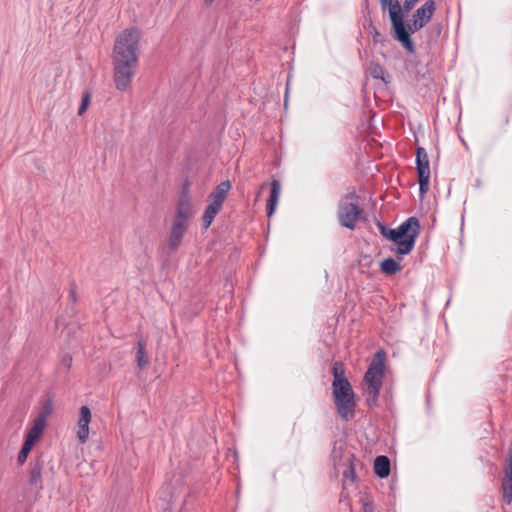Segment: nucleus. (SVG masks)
I'll list each match as a JSON object with an SVG mask.
<instances>
[{
  "mask_svg": "<svg viewBox=\"0 0 512 512\" xmlns=\"http://www.w3.org/2000/svg\"><path fill=\"white\" fill-rule=\"evenodd\" d=\"M382 10H387L389 12V17L391 20V24H394L395 29L397 30L399 37L403 35L400 17L397 13L401 11V5L399 0H380Z\"/></svg>",
  "mask_w": 512,
  "mask_h": 512,
  "instance_id": "6e6552de",
  "label": "nucleus"
},
{
  "mask_svg": "<svg viewBox=\"0 0 512 512\" xmlns=\"http://www.w3.org/2000/svg\"><path fill=\"white\" fill-rule=\"evenodd\" d=\"M384 360V354L382 352H378L374 356L364 376L363 389L367 396L366 401L370 406L376 403L380 388L382 386V379L385 368Z\"/></svg>",
  "mask_w": 512,
  "mask_h": 512,
  "instance_id": "7ed1b4c3",
  "label": "nucleus"
},
{
  "mask_svg": "<svg viewBox=\"0 0 512 512\" xmlns=\"http://www.w3.org/2000/svg\"><path fill=\"white\" fill-rule=\"evenodd\" d=\"M91 421V411L87 406H82L79 411L77 438L81 443H85L89 437V423Z\"/></svg>",
  "mask_w": 512,
  "mask_h": 512,
  "instance_id": "1a4fd4ad",
  "label": "nucleus"
},
{
  "mask_svg": "<svg viewBox=\"0 0 512 512\" xmlns=\"http://www.w3.org/2000/svg\"><path fill=\"white\" fill-rule=\"evenodd\" d=\"M379 229H380L381 234H382L384 237L388 238V231H390L391 229H390V228H387V227H386V226H384V225H379Z\"/></svg>",
  "mask_w": 512,
  "mask_h": 512,
  "instance_id": "cd10ccee",
  "label": "nucleus"
},
{
  "mask_svg": "<svg viewBox=\"0 0 512 512\" xmlns=\"http://www.w3.org/2000/svg\"><path fill=\"white\" fill-rule=\"evenodd\" d=\"M374 471L381 477L385 478L390 473V461L386 456H378L374 461Z\"/></svg>",
  "mask_w": 512,
  "mask_h": 512,
  "instance_id": "f3484780",
  "label": "nucleus"
},
{
  "mask_svg": "<svg viewBox=\"0 0 512 512\" xmlns=\"http://www.w3.org/2000/svg\"><path fill=\"white\" fill-rule=\"evenodd\" d=\"M332 374L334 378L333 383H336L337 381L342 382L347 380V378L345 377L344 366L340 362H335L333 364Z\"/></svg>",
  "mask_w": 512,
  "mask_h": 512,
  "instance_id": "412c9836",
  "label": "nucleus"
},
{
  "mask_svg": "<svg viewBox=\"0 0 512 512\" xmlns=\"http://www.w3.org/2000/svg\"><path fill=\"white\" fill-rule=\"evenodd\" d=\"M334 402H335V405H336L339 415L343 419L348 420L354 416V410H355L354 396H346V398L337 397V398H334Z\"/></svg>",
  "mask_w": 512,
  "mask_h": 512,
  "instance_id": "9d476101",
  "label": "nucleus"
},
{
  "mask_svg": "<svg viewBox=\"0 0 512 512\" xmlns=\"http://www.w3.org/2000/svg\"><path fill=\"white\" fill-rule=\"evenodd\" d=\"M50 414L51 407L50 405H46L40 414L33 420L31 427L27 431L25 442L34 446L40 440L47 425V418Z\"/></svg>",
  "mask_w": 512,
  "mask_h": 512,
  "instance_id": "0eeeda50",
  "label": "nucleus"
},
{
  "mask_svg": "<svg viewBox=\"0 0 512 512\" xmlns=\"http://www.w3.org/2000/svg\"><path fill=\"white\" fill-rule=\"evenodd\" d=\"M436 9L435 1L427 0L420 8H418L413 16L411 22H405L404 18L408 14L401 8L398 14L400 17L403 35L399 37L394 24H391V34L407 51L414 52V44L410 39V35L423 28L431 19Z\"/></svg>",
  "mask_w": 512,
  "mask_h": 512,
  "instance_id": "f257e3e1",
  "label": "nucleus"
},
{
  "mask_svg": "<svg viewBox=\"0 0 512 512\" xmlns=\"http://www.w3.org/2000/svg\"><path fill=\"white\" fill-rule=\"evenodd\" d=\"M417 1L418 0H405L403 5L401 6L403 11L408 13L414 7Z\"/></svg>",
  "mask_w": 512,
  "mask_h": 512,
  "instance_id": "a878e982",
  "label": "nucleus"
},
{
  "mask_svg": "<svg viewBox=\"0 0 512 512\" xmlns=\"http://www.w3.org/2000/svg\"><path fill=\"white\" fill-rule=\"evenodd\" d=\"M184 234L185 231L171 227L168 238V247L170 250H176L180 246Z\"/></svg>",
  "mask_w": 512,
  "mask_h": 512,
  "instance_id": "a211bd4d",
  "label": "nucleus"
},
{
  "mask_svg": "<svg viewBox=\"0 0 512 512\" xmlns=\"http://www.w3.org/2000/svg\"><path fill=\"white\" fill-rule=\"evenodd\" d=\"M429 180L430 177H419V185H420V192L421 194H424L429 189Z\"/></svg>",
  "mask_w": 512,
  "mask_h": 512,
  "instance_id": "393cba45",
  "label": "nucleus"
},
{
  "mask_svg": "<svg viewBox=\"0 0 512 512\" xmlns=\"http://www.w3.org/2000/svg\"><path fill=\"white\" fill-rule=\"evenodd\" d=\"M344 478L345 479H351L353 480V471L352 470H347L344 472Z\"/></svg>",
  "mask_w": 512,
  "mask_h": 512,
  "instance_id": "c85d7f7f",
  "label": "nucleus"
},
{
  "mask_svg": "<svg viewBox=\"0 0 512 512\" xmlns=\"http://www.w3.org/2000/svg\"><path fill=\"white\" fill-rule=\"evenodd\" d=\"M261 191H262V190H259V191H258V193H257V195H256V199H258V198L260 197V195H261Z\"/></svg>",
  "mask_w": 512,
  "mask_h": 512,
  "instance_id": "7c9ffc66",
  "label": "nucleus"
},
{
  "mask_svg": "<svg viewBox=\"0 0 512 512\" xmlns=\"http://www.w3.org/2000/svg\"><path fill=\"white\" fill-rule=\"evenodd\" d=\"M221 208H222V205L210 201L209 205L206 207L204 214L202 216L203 227L205 229H207L211 225L213 219L219 213Z\"/></svg>",
  "mask_w": 512,
  "mask_h": 512,
  "instance_id": "dca6fc26",
  "label": "nucleus"
},
{
  "mask_svg": "<svg viewBox=\"0 0 512 512\" xmlns=\"http://www.w3.org/2000/svg\"><path fill=\"white\" fill-rule=\"evenodd\" d=\"M332 388H333V398H337V397L346 398V396H354L352 386L348 380L342 381V382L337 381L336 383H332Z\"/></svg>",
  "mask_w": 512,
  "mask_h": 512,
  "instance_id": "2eb2a0df",
  "label": "nucleus"
},
{
  "mask_svg": "<svg viewBox=\"0 0 512 512\" xmlns=\"http://www.w3.org/2000/svg\"><path fill=\"white\" fill-rule=\"evenodd\" d=\"M136 361L140 369L145 368L149 363V358L145 351V342L142 340H139L137 344Z\"/></svg>",
  "mask_w": 512,
  "mask_h": 512,
  "instance_id": "6ab92c4d",
  "label": "nucleus"
},
{
  "mask_svg": "<svg viewBox=\"0 0 512 512\" xmlns=\"http://www.w3.org/2000/svg\"><path fill=\"white\" fill-rule=\"evenodd\" d=\"M362 212L357 197L354 194L348 195L340 204L339 221L343 226L353 229L356 222L361 218Z\"/></svg>",
  "mask_w": 512,
  "mask_h": 512,
  "instance_id": "423d86ee",
  "label": "nucleus"
},
{
  "mask_svg": "<svg viewBox=\"0 0 512 512\" xmlns=\"http://www.w3.org/2000/svg\"><path fill=\"white\" fill-rule=\"evenodd\" d=\"M32 448H33V445H31V444H29L27 442H24V444H23V446H22V448H21V450H20V452L18 454V458H17L18 463L20 465H22L26 461V459H27V457H28V455H29V453H30Z\"/></svg>",
  "mask_w": 512,
  "mask_h": 512,
  "instance_id": "4be33fe9",
  "label": "nucleus"
},
{
  "mask_svg": "<svg viewBox=\"0 0 512 512\" xmlns=\"http://www.w3.org/2000/svg\"><path fill=\"white\" fill-rule=\"evenodd\" d=\"M193 214V206L190 200L186 196L181 197L176 208L175 217L191 220Z\"/></svg>",
  "mask_w": 512,
  "mask_h": 512,
  "instance_id": "ddd939ff",
  "label": "nucleus"
},
{
  "mask_svg": "<svg viewBox=\"0 0 512 512\" xmlns=\"http://www.w3.org/2000/svg\"><path fill=\"white\" fill-rule=\"evenodd\" d=\"M416 164L418 177H430V167L428 155L424 148L418 147L416 154Z\"/></svg>",
  "mask_w": 512,
  "mask_h": 512,
  "instance_id": "f8f14e48",
  "label": "nucleus"
},
{
  "mask_svg": "<svg viewBox=\"0 0 512 512\" xmlns=\"http://www.w3.org/2000/svg\"><path fill=\"white\" fill-rule=\"evenodd\" d=\"M141 32L131 27L123 30L115 39L113 59L138 62V45Z\"/></svg>",
  "mask_w": 512,
  "mask_h": 512,
  "instance_id": "f03ea898",
  "label": "nucleus"
},
{
  "mask_svg": "<svg viewBox=\"0 0 512 512\" xmlns=\"http://www.w3.org/2000/svg\"><path fill=\"white\" fill-rule=\"evenodd\" d=\"M265 187H266V183H263V184L260 186V190H263Z\"/></svg>",
  "mask_w": 512,
  "mask_h": 512,
  "instance_id": "c756f323",
  "label": "nucleus"
},
{
  "mask_svg": "<svg viewBox=\"0 0 512 512\" xmlns=\"http://www.w3.org/2000/svg\"><path fill=\"white\" fill-rule=\"evenodd\" d=\"M90 102H91V95L89 92H85L82 96V101H81L80 107L78 109L79 116H82L86 112L87 108L90 105Z\"/></svg>",
  "mask_w": 512,
  "mask_h": 512,
  "instance_id": "5701e85b",
  "label": "nucleus"
},
{
  "mask_svg": "<svg viewBox=\"0 0 512 512\" xmlns=\"http://www.w3.org/2000/svg\"><path fill=\"white\" fill-rule=\"evenodd\" d=\"M419 222L411 217L402 223L397 229L388 231V239L397 244L398 254H408L414 247L415 240L419 234Z\"/></svg>",
  "mask_w": 512,
  "mask_h": 512,
  "instance_id": "20e7f679",
  "label": "nucleus"
},
{
  "mask_svg": "<svg viewBox=\"0 0 512 512\" xmlns=\"http://www.w3.org/2000/svg\"><path fill=\"white\" fill-rule=\"evenodd\" d=\"M230 189L231 184L229 181L221 182L210 194L209 200L217 204L223 205V202L226 199Z\"/></svg>",
  "mask_w": 512,
  "mask_h": 512,
  "instance_id": "4468645a",
  "label": "nucleus"
},
{
  "mask_svg": "<svg viewBox=\"0 0 512 512\" xmlns=\"http://www.w3.org/2000/svg\"><path fill=\"white\" fill-rule=\"evenodd\" d=\"M40 478V470L37 469V468H34L32 471H31V477H30V481L32 483H36Z\"/></svg>",
  "mask_w": 512,
  "mask_h": 512,
  "instance_id": "bb28decb",
  "label": "nucleus"
},
{
  "mask_svg": "<svg viewBox=\"0 0 512 512\" xmlns=\"http://www.w3.org/2000/svg\"><path fill=\"white\" fill-rule=\"evenodd\" d=\"M189 222H190V220L174 217L172 227L186 232V230L189 226Z\"/></svg>",
  "mask_w": 512,
  "mask_h": 512,
  "instance_id": "b1692460",
  "label": "nucleus"
},
{
  "mask_svg": "<svg viewBox=\"0 0 512 512\" xmlns=\"http://www.w3.org/2000/svg\"><path fill=\"white\" fill-rule=\"evenodd\" d=\"M212 1H213V0H206V2H207V3H210V2H212Z\"/></svg>",
  "mask_w": 512,
  "mask_h": 512,
  "instance_id": "2f4dec72",
  "label": "nucleus"
},
{
  "mask_svg": "<svg viewBox=\"0 0 512 512\" xmlns=\"http://www.w3.org/2000/svg\"><path fill=\"white\" fill-rule=\"evenodd\" d=\"M400 269H401L400 264L392 258L385 259L381 263L382 272L389 274V275L397 273L398 271H400Z\"/></svg>",
  "mask_w": 512,
  "mask_h": 512,
  "instance_id": "aec40b11",
  "label": "nucleus"
},
{
  "mask_svg": "<svg viewBox=\"0 0 512 512\" xmlns=\"http://www.w3.org/2000/svg\"><path fill=\"white\" fill-rule=\"evenodd\" d=\"M138 62L113 59V80L116 89L127 91L136 73Z\"/></svg>",
  "mask_w": 512,
  "mask_h": 512,
  "instance_id": "39448f33",
  "label": "nucleus"
},
{
  "mask_svg": "<svg viewBox=\"0 0 512 512\" xmlns=\"http://www.w3.org/2000/svg\"><path fill=\"white\" fill-rule=\"evenodd\" d=\"M281 195V184L278 180H272L270 184V195L267 200V216L271 217L275 212Z\"/></svg>",
  "mask_w": 512,
  "mask_h": 512,
  "instance_id": "9b49d317",
  "label": "nucleus"
}]
</instances>
